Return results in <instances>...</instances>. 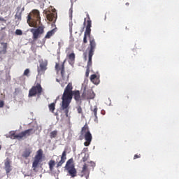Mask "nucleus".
Wrapping results in <instances>:
<instances>
[{
  "instance_id": "1a4fd4ad",
  "label": "nucleus",
  "mask_w": 179,
  "mask_h": 179,
  "mask_svg": "<svg viewBox=\"0 0 179 179\" xmlns=\"http://www.w3.org/2000/svg\"><path fill=\"white\" fill-rule=\"evenodd\" d=\"M43 161V150L39 149L36 152V155H35L33 164H32V167L34 170H36L37 167H38V164H40V162Z\"/></svg>"
},
{
  "instance_id": "ddd939ff",
  "label": "nucleus",
  "mask_w": 179,
  "mask_h": 179,
  "mask_svg": "<svg viewBox=\"0 0 179 179\" xmlns=\"http://www.w3.org/2000/svg\"><path fill=\"white\" fill-rule=\"evenodd\" d=\"M4 170L7 176L12 171V161L8 158H7L4 162Z\"/></svg>"
},
{
  "instance_id": "58836bf2",
  "label": "nucleus",
  "mask_w": 179,
  "mask_h": 179,
  "mask_svg": "<svg viewBox=\"0 0 179 179\" xmlns=\"http://www.w3.org/2000/svg\"><path fill=\"white\" fill-rule=\"evenodd\" d=\"M22 10H24V8H22Z\"/></svg>"
},
{
  "instance_id": "f704fd0d",
  "label": "nucleus",
  "mask_w": 179,
  "mask_h": 179,
  "mask_svg": "<svg viewBox=\"0 0 179 179\" xmlns=\"http://www.w3.org/2000/svg\"><path fill=\"white\" fill-rule=\"evenodd\" d=\"M90 164L92 167H94L96 166V164L94 162H90Z\"/></svg>"
},
{
  "instance_id": "393cba45",
  "label": "nucleus",
  "mask_w": 179,
  "mask_h": 179,
  "mask_svg": "<svg viewBox=\"0 0 179 179\" xmlns=\"http://www.w3.org/2000/svg\"><path fill=\"white\" fill-rule=\"evenodd\" d=\"M49 110L51 113H54L55 110V103H52L48 106Z\"/></svg>"
},
{
  "instance_id": "412c9836",
  "label": "nucleus",
  "mask_w": 179,
  "mask_h": 179,
  "mask_svg": "<svg viewBox=\"0 0 179 179\" xmlns=\"http://www.w3.org/2000/svg\"><path fill=\"white\" fill-rule=\"evenodd\" d=\"M31 154V150L30 149H26L22 154V157H25L27 159V157H29Z\"/></svg>"
},
{
  "instance_id": "20e7f679",
  "label": "nucleus",
  "mask_w": 179,
  "mask_h": 179,
  "mask_svg": "<svg viewBox=\"0 0 179 179\" xmlns=\"http://www.w3.org/2000/svg\"><path fill=\"white\" fill-rule=\"evenodd\" d=\"M87 22H86V18L84 20V24H86L85 27V31L84 33V38H83V43L84 44H87V37H89V41H90V46L87 48V50L90 51L91 48V41L94 43L95 45V48H96V41L94 40V38L90 36L92 33V20H90V16L89 14H87Z\"/></svg>"
},
{
  "instance_id": "2f4dec72",
  "label": "nucleus",
  "mask_w": 179,
  "mask_h": 179,
  "mask_svg": "<svg viewBox=\"0 0 179 179\" xmlns=\"http://www.w3.org/2000/svg\"><path fill=\"white\" fill-rule=\"evenodd\" d=\"M4 106H5V102L0 99V108H3Z\"/></svg>"
},
{
  "instance_id": "2eb2a0df",
  "label": "nucleus",
  "mask_w": 179,
  "mask_h": 179,
  "mask_svg": "<svg viewBox=\"0 0 179 179\" xmlns=\"http://www.w3.org/2000/svg\"><path fill=\"white\" fill-rule=\"evenodd\" d=\"M66 160V150L63 151L62 156H61V159L60 161L57 164V169L59 167H62V164L65 163Z\"/></svg>"
},
{
  "instance_id": "b1692460",
  "label": "nucleus",
  "mask_w": 179,
  "mask_h": 179,
  "mask_svg": "<svg viewBox=\"0 0 179 179\" xmlns=\"http://www.w3.org/2000/svg\"><path fill=\"white\" fill-rule=\"evenodd\" d=\"M57 135H58V131L54 130L50 132V139H54V138H57Z\"/></svg>"
},
{
  "instance_id": "4c0bfd02",
  "label": "nucleus",
  "mask_w": 179,
  "mask_h": 179,
  "mask_svg": "<svg viewBox=\"0 0 179 179\" xmlns=\"http://www.w3.org/2000/svg\"><path fill=\"white\" fill-rule=\"evenodd\" d=\"M127 6H129V3H126Z\"/></svg>"
},
{
  "instance_id": "ea45409f",
  "label": "nucleus",
  "mask_w": 179,
  "mask_h": 179,
  "mask_svg": "<svg viewBox=\"0 0 179 179\" xmlns=\"http://www.w3.org/2000/svg\"><path fill=\"white\" fill-rule=\"evenodd\" d=\"M0 150H1V146H0Z\"/></svg>"
},
{
  "instance_id": "c9c22d12",
  "label": "nucleus",
  "mask_w": 179,
  "mask_h": 179,
  "mask_svg": "<svg viewBox=\"0 0 179 179\" xmlns=\"http://www.w3.org/2000/svg\"><path fill=\"white\" fill-rule=\"evenodd\" d=\"M0 22H6L5 18L0 17Z\"/></svg>"
},
{
  "instance_id": "f257e3e1",
  "label": "nucleus",
  "mask_w": 179,
  "mask_h": 179,
  "mask_svg": "<svg viewBox=\"0 0 179 179\" xmlns=\"http://www.w3.org/2000/svg\"><path fill=\"white\" fill-rule=\"evenodd\" d=\"M30 27H38L37 29H31L33 34V40H37L40 35L44 33V27L41 24V17H40V11L34 10L31 13L29 14L27 20Z\"/></svg>"
},
{
  "instance_id": "7c9ffc66",
  "label": "nucleus",
  "mask_w": 179,
  "mask_h": 179,
  "mask_svg": "<svg viewBox=\"0 0 179 179\" xmlns=\"http://www.w3.org/2000/svg\"><path fill=\"white\" fill-rule=\"evenodd\" d=\"M77 111H78V114H83L82 107L81 106H78L77 108Z\"/></svg>"
},
{
  "instance_id": "4be33fe9",
  "label": "nucleus",
  "mask_w": 179,
  "mask_h": 179,
  "mask_svg": "<svg viewBox=\"0 0 179 179\" xmlns=\"http://www.w3.org/2000/svg\"><path fill=\"white\" fill-rule=\"evenodd\" d=\"M55 34V29H52L51 31H48L45 36V38H51L52 36Z\"/></svg>"
},
{
  "instance_id": "423d86ee",
  "label": "nucleus",
  "mask_w": 179,
  "mask_h": 179,
  "mask_svg": "<svg viewBox=\"0 0 179 179\" xmlns=\"http://www.w3.org/2000/svg\"><path fill=\"white\" fill-rule=\"evenodd\" d=\"M80 134L83 136H84L85 139V142L84 143L85 146H90V143H92V141L93 139V136H92V133H90V130L89 129V126L87 124H85L83 127H82Z\"/></svg>"
},
{
  "instance_id": "dca6fc26",
  "label": "nucleus",
  "mask_w": 179,
  "mask_h": 179,
  "mask_svg": "<svg viewBox=\"0 0 179 179\" xmlns=\"http://www.w3.org/2000/svg\"><path fill=\"white\" fill-rule=\"evenodd\" d=\"M73 96H74V99L76 101H82V96L80 97V92L79 90L73 91Z\"/></svg>"
},
{
  "instance_id": "e433bc0d",
  "label": "nucleus",
  "mask_w": 179,
  "mask_h": 179,
  "mask_svg": "<svg viewBox=\"0 0 179 179\" xmlns=\"http://www.w3.org/2000/svg\"><path fill=\"white\" fill-rule=\"evenodd\" d=\"M87 148H84L85 152H87Z\"/></svg>"
},
{
  "instance_id": "f03ea898",
  "label": "nucleus",
  "mask_w": 179,
  "mask_h": 179,
  "mask_svg": "<svg viewBox=\"0 0 179 179\" xmlns=\"http://www.w3.org/2000/svg\"><path fill=\"white\" fill-rule=\"evenodd\" d=\"M73 87L72 83H69L66 87L62 98V110L64 111L66 117H68L69 113V105L72 101V97H73V91H72Z\"/></svg>"
},
{
  "instance_id": "cd10ccee",
  "label": "nucleus",
  "mask_w": 179,
  "mask_h": 179,
  "mask_svg": "<svg viewBox=\"0 0 179 179\" xmlns=\"http://www.w3.org/2000/svg\"><path fill=\"white\" fill-rule=\"evenodd\" d=\"M29 73H30V69H27L24 70L23 75L24 76H29Z\"/></svg>"
},
{
  "instance_id": "72a5a7b5",
  "label": "nucleus",
  "mask_w": 179,
  "mask_h": 179,
  "mask_svg": "<svg viewBox=\"0 0 179 179\" xmlns=\"http://www.w3.org/2000/svg\"><path fill=\"white\" fill-rule=\"evenodd\" d=\"M17 93H19V88H15L14 94L16 95Z\"/></svg>"
},
{
  "instance_id": "9b49d317",
  "label": "nucleus",
  "mask_w": 179,
  "mask_h": 179,
  "mask_svg": "<svg viewBox=\"0 0 179 179\" xmlns=\"http://www.w3.org/2000/svg\"><path fill=\"white\" fill-rule=\"evenodd\" d=\"M94 50H96V45L94 43V42L91 41V48L90 50H88V62L87 68L90 69L92 68V58L93 57V55H94Z\"/></svg>"
},
{
  "instance_id": "4468645a",
  "label": "nucleus",
  "mask_w": 179,
  "mask_h": 179,
  "mask_svg": "<svg viewBox=\"0 0 179 179\" xmlns=\"http://www.w3.org/2000/svg\"><path fill=\"white\" fill-rule=\"evenodd\" d=\"M76 58V56L75 55V52L72 51V52H68L66 55V59L70 65H73L75 64V59Z\"/></svg>"
},
{
  "instance_id": "a878e982",
  "label": "nucleus",
  "mask_w": 179,
  "mask_h": 179,
  "mask_svg": "<svg viewBox=\"0 0 179 179\" xmlns=\"http://www.w3.org/2000/svg\"><path fill=\"white\" fill-rule=\"evenodd\" d=\"M88 170H87V164H85L83 166V170H82V173L83 174H86V173H87Z\"/></svg>"
},
{
  "instance_id": "473e14b6",
  "label": "nucleus",
  "mask_w": 179,
  "mask_h": 179,
  "mask_svg": "<svg viewBox=\"0 0 179 179\" xmlns=\"http://www.w3.org/2000/svg\"><path fill=\"white\" fill-rule=\"evenodd\" d=\"M136 159H141V155H135L134 159L135 160Z\"/></svg>"
},
{
  "instance_id": "f8f14e48",
  "label": "nucleus",
  "mask_w": 179,
  "mask_h": 179,
  "mask_svg": "<svg viewBox=\"0 0 179 179\" xmlns=\"http://www.w3.org/2000/svg\"><path fill=\"white\" fill-rule=\"evenodd\" d=\"M94 97H96V94H94V92L92 89L84 90L82 94V100H92Z\"/></svg>"
},
{
  "instance_id": "39448f33",
  "label": "nucleus",
  "mask_w": 179,
  "mask_h": 179,
  "mask_svg": "<svg viewBox=\"0 0 179 179\" xmlns=\"http://www.w3.org/2000/svg\"><path fill=\"white\" fill-rule=\"evenodd\" d=\"M36 131L37 130L34 128H31L24 130L18 134H16V132L15 131H10L8 137L10 139H17V141H22V139H26V138H28V136H30V135L36 134Z\"/></svg>"
},
{
  "instance_id": "bb28decb",
  "label": "nucleus",
  "mask_w": 179,
  "mask_h": 179,
  "mask_svg": "<svg viewBox=\"0 0 179 179\" xmlns=\"http://www.w3.org/2000/svg\"><path fill=\"white\" fill-rule=\"evenodd\" d=\"M89 160V154H85V156L83 157V162L85 163Z\"/></svg>"
},
{
  "instance_id": "aec40b11",
  "label": "nucleus",
  "mask_w": 179,
  "mask_h": 179,
  "mask_svg": "<svg viewBox=\"0 0 179 179\" xmlns=\"http://www.w3.org/2000/svg\"><path fill=\"white\" fill-rule=\"evenodd\" d=\"M99 108H97V106H95L93 109H91V111L93 112L94 116V121H97L98 117H97V110Z\"/></svg>"
},
{
  "instance_id": "a211bd4d",
  "label": "nucleus",
  "mask_w": 179,
  "mask_h": 179,
  "mask_svg": "<svg viewBox=\"0 0 179 179\" xmlns=\"http://www.w3.org/2000/svg\"><path fill=\"white\" fill-rule=\"evenodd\" d=\"M90 80L94 85H99V83H100V80H99V78L97 77V75H96V74L91 75Z\"/></svg>"
},
{
  "instance_id": "7ed1b4c3",
  "label": "nucleus",
  "mask_w": 179,
  "mask_h": 179,
  "mask_svg": "<svg viewBox=\"0 0 179 179\" xmlns=\"http://www.w3.org/2000/svg\"><path fill=\"white\" fill-rule=\"evenodd\" d=\"M55 70L57 74L60 73L62 78L60 80L57 78L56 81L60 83L61 86L64 87L69 82V71L65 70V60L62 64L56 63Z\"/></svg>"
},
{
  "instance_id": "5701e85b",
  "label": "nucleus",
  "mask_w": 179,
  "mask_h": 179,
  "mask_svg": "<svg viewBox=\"0 0 179 179\" xmlns=\"http://www.w3.org/2000/svg\"><path fill=\"white\" fill-rule=\"evenodd\" d=\"M48 164L50 170L52 171V170H54V166H55V161L51 159L49 161Z\"/></svg>"
},
{
  "instance_id": "9d476101",
  "label": "nucleus",
  "mask_w": 179,
  "mask_h": 179,
  "mask_svg": "<svg viewBox=\"0 0 179 179\" xmlns=\"http://www.w3.org/2000/svg\"><path fill=\"white\" fill-rule=\"evenodd\" d=\"M48 66V62L46 59H41L39 61V66L37 67L38 75H44L47 71V66Z\"/></svg>"
},
{
  "instance_id": "f3484780",
  "label": "nucleus",
  "mask_w": 179,
  "mask_h": 179,
  "mask_svg": "<svg viewBox=\"0 0 179 179\" xmlns=\"http://www.w3.org/2000/svg\"><path fill=\"white\" fill-rule=\"evenodd\" d=\"M1 44L2 45V48H1L0 54L2 55H5V54H6V52H8V51H7V50H8V43H1Z\"/></svg>"
},
{
  "instance_id": "c756f323",
  "label": "nucleus",
  "mask_w": 179,
  "mask_h": 179,
  "mask_svg": "<svg viewBox=\"0 0 179 179\" xmlns=\"http://www.w3.org/2000/svg\"><path fill=\"white\" fill-rule=\"evenodd\" d=\"M89 73H90V69L87 68L86 72H85V77L89 78Z\"/></svg>"
},
{
  "instance_id": "6ab92c4d",
  "label": "nucleus",
  "mask_w": 179,
  "mask_h": 179,
  "mask_svg": "<svg viewBox=\"0 0 179 179\" xmlns=\"http://www.w3.org/2000/svg\"><path fill=\"white\" fill-rule=\"evenodd\" d=\"M47 19L49 22L55 23V20H57V15L55 13H50L47 15Z\"/></svg>"
},
{
  "instance_id": "0eeeda50",
  "label": "nucleus",
  "mask_w": 179,
  "mask_h": 179,
  "mask_svg": "<svg viewBox=\"0 0 179 179\" xmlns=\"http://www.w3.org/2000/svg\"><path fill=\"white\" fill-rule=\"evenodd\" d=\"M43 93V87L41 83H36L29 91L28 97H36V96H40Z\"/></svg>"
},
{
  "instance_id": "6e6552de",
  "label": "nucleus",
  "mask_w": 179,
  "mask_h": 179,
  "mask_svg": "<svg viewBox=\"0 0 179 179\" xmlns=\"http://www.w3.org/2000/svg\"><path fill=\"white\" fill-rule=\"evenodd\" d=\"M72 163H73V159L71 158L66 162L65 168L71 177L73 178L78 176V171L75 169V165L72 164Z\"/></svg>"
},
{
  "instance_id": "c85d7f7f",
  "label": "nucleus",
  "mask_w": 179,
  "mask_h": 179,
  "mask_svg": "<svg viewBox=\"0 0 179 179\" xmlns=\"http://www.w3.org/2000/svg\"><path fill=\"white\" fill-rule=\"evenodd\" d=\"M15 34L17 36H22V34H23V31H22L21 29H16Z\"/></svg>"
}]
</instances>
